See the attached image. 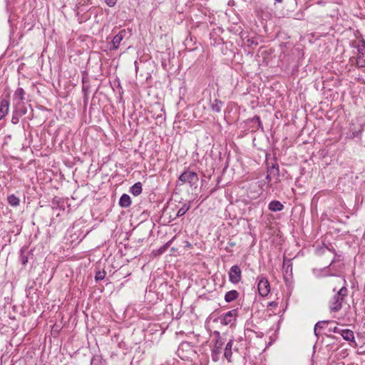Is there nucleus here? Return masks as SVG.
Here are the masks:
<instances>
[{
  "mask_svg": "<svg viewBox=\"0 0 365 365\" xmlns=\"http://www.w3.org/2000/svg\"><path fill=\"white\" fill-rule=\"evenodd\" d=\"M289 267L292 269V264H288L286 268V272H288V270H289Z\"/></svg>",
  "mask_w": 365,
  "mask_h": 365,
  "instance_id": "obj_34",
  "label": "nucleus"
},
{
  "mask_svg": "<svg viewBox=\"0 0 365 365\" xmlns=\"http://www.w3.org/2000/svg\"><path fill=\"white\" fill-rule=\"evenodd\" d=\"M91 365H101V361L96 357L91 359Z\"/></svg>",
  "mask_w": 365,
  "mask_h": 365,
  "instance_id": "obj_31",
  "label": "nucleus"
},
{
  "mask_svg": "<svg viewBox=\"0 0 365 365\" xmlns=\"http://www.w3.org/2000/svg\"><path fill=\"white\" fill-rule=\"evenodd\" d=\"M222 102L220 100L215 99L211 104V108L214 112L220 113L222 106Z\"/></svg>",
  "mask_w": 365,
  "mask_h": 365,
  "instance_id": "obj_21",
  "label": "nucleus"
},
{
  "mask_svg": "<svg viewBox=\"0 0 365 365\" xmlns=\"http://www.w3.org/2000/svg\"><path fill=\"white\" fill-rule=\"evenodd\" d=\"M335 322L333 321H319L318 322L314 329V333L317 337L319 336L318 330L319 329H324L325 328H328L329 325L331 324H335Z\"/></svg>",
  "mask_w": 365,
  "mask_h": 365,
  "instance_id": "obj_10",
  "label": "nucleus"
},
{
  "mask_svg": "<svg viewBox=\"0 0 365 365\" xmlns=\"http://www.w3.org/2000/svg\"><path fill=\"white\" fill-rule=\"evenodd\" d=\"M214 335L215 336V339L212 340L214 344L211 349V357L213 361L217 362L220 359V356L221 354L222 346L225 341L220 336V334L219 331H214Z\"/></svg>",
  "mask_w": 365,
  "mask_h": 365,
  "instance_id": "obj_2",
  "label": "nucleus"
},
{
  "mask_svg": "<svg viewBox=\"0 0 365 365\" xmlns=\"http://www.w3.org/2000/svg\"><path fill=\"white\" fill-rule=\"evenodd\" d=\"M277 305V303L275 302H270L268 303V307H276Z\"/></svg>",
  "mask_w": 365,
  "mask_h": 365,
  "instance_id": "obj_33",
  "label": "nucleus"
},
{
  "mask_svg": "<svg viewBox=\"0 0 365 365\" xmlns=\"http://www.w3.org/2000/svg\"><path fill=\"white\" fill-rule=\"evenodd\" d=\"M21 261L22 264L25 265L28 262V257L26 255L21 256Z\"/></svg>",
  "mask_w": 365,
  "mask_h": 365,
  "instance_id": "obj_32",
  "label": "nucleus"
},
{
  "mask_svg": "<svg viewBox=\"0 0 365 365\" xmlns=\"http://www.w3.org/2000/svg\"><path fill=\"white\" fill-rule=\"evenodd\" d=\"M228 274L229 280L232 284H238L242 279V270L237 264L231 267Z\"/></svg>",
  "mask_w": 365,
  "mask_h": 365,
  "instance_id": "obj_5",
  "label": "nucleus"
},
{
  "mask_svg": "<svg viewBox=\"0 0 365 365\" xmlns=\"http://www.w3.org/2000/svg\"><path fill=\"white\" fill-rule=\"evenodd\" d=\"M198 180L197 173L189 169H186L178 178V181L181 182L180 185L188 183L191 187H196Z\"/></svg>",
  "mask_w": 365,
  "mask_h": 365,
  "instance_id": "obj_3",
  "label": "nucleus"
},
{
  "mask_svg": "<svg viewBox=\"0 0 365 365\" xmlns=\"http://www.w3.org/2000/svg\"><path fill=\"white\" fill-rule=\"evenodd\" d=\"M104 1H105L106 4L109 7H113L118 1V0H104Z\"/></svg>",
  "mask_w": 365,
  "mask_h": 365,
  "instance_id": "obj_30",
  "label": "nucleus"
},
{
  "mask_svg": "<svg viewBox=\"0 0 365 365\" xmlns=\"http://www.w3.org/2000/svg\"><path fill=\"white\" fill-rule=\"evenodd\" d=\"M239 297V292L237 290L227 292L225 295V300L227 302H231Z\"/></svg>",
  "mask_w": 365,
  "mask_h": 365,
  "instance_id": "obj_16",
  "label": "nucleus"
},
{
  "mask_svg": "<svg viewBox=\"0 0 365 365\" xmlns=\"http://www.w3.org/2000/svg\"><path fill=\"white\" fill-rule=\"evenodd\" d=\"M277 3H282L283 0H274Z\"/></svg>",
  "mask_w": 365,
  "mask_h": 365,
  "instance_id": "obj_36",
  "label": "nucleus"
},
{
  "mask_svg": "<svg viewBox=\"0 0 365 365\" xmlns=\"http://www.w3.org/2000/svg\"><path fill=\"white\" fill-rule=\"evenodd\" d=\"M327 336L331 339H335V336L333 335H327Z\"/></svg>",
  "mask_w": 365,
  "mask_h": 365,
  "instance_id": "obj_35",
  "label": "nucleus"
},
{
  "mask_svg": "<svg viewBox=\"0 0 365 365\" xmlns=\"http://www.w3.org/2000/svg\"><path fill=\"white\" fill-rule=\"evenodd\" d=\"M20 117H21V116L19 115V114H17L16 111H14V113H13V115L11 118V123L13 124H17L19 122Z\"/></svg>",
  "mask_w": 365,
  "mask_h": 365,
  "instance_id": "obj_28",
  "label": "nucleus"
},
{
  "mask_svg": "<svg viewBox=\"0 0 365 365\" xmlns=\"http://www.w3.org/2000/svg\"><path fill=\"white\" fill-rule=\"evenodd\" d=\"M82 89H83V91L84 92H86V88H85V87H84V86H83V88H82Z\"/></svg>",
  "mask_w": 365,
  "mask_h": 365,
  "instance_id": "obj_37",
  "label": "nucleus"
},
{
  "mask_svg": "<svg viewBox=\"0 0 365 365\" xmlns=\"http://www.w3.org/2000/svg\"><path fill=\"white\" fill-rule=\"evenodd\" d=\"M365 54V41H362L361 44L358 46V55H364Z\"/></svg>",
  "mask_w": 365,
  "mask_h": 365,
  "instance_id": "obj_25",
  "label": "nucleus"
},
{
  "mask_svg": "<svg viewBox=\"0 0 365 365\" xmlns=\"http://www.w3.org/2000/svg\"><path fill=\"white\" fill-rule=\"evenodd\" d=\"M356 63L359 67H365V56L364 55H358L356 58Z\"/></svg>",
  "mask_w": 365,
  "mask_h": 365,
  "instance_id": "obj_23",
  "label": "nucleus"
},
{
  "mask_svg": "<svg viewBox=\"0 0 365 365\" xmlns=\"http://www.w3.org/2000/svg\"><path fill=\"white\" fill-rule=\"evenodd\" d=\"M190 208V204L189 203H185L182 205V206L178 210L176 217H181L183 216Z\"/></svg>",
  "mask_w": 365,
  "mask_h": 365,
  "instance_id": "obj_22",
  "label": "nucleus"
},
{
  "mask_svg": "<svg viewBox=\"0 0 365 365\" xmlns=\"http://www.w3.org/2000/svg\"><path fill=\"white\" fill-rule=\"evenodd\" d=\"M358 133H354L353 134H354V136H356L358 135Z\"/></svg>",
  "mask_w": 365,
  "mask_h": 365,
  "instance_id": "obj_38",
  "label": "nucleus"
},
{
  "mask_svg": "<svg viewBox=\"0 0 365 365\" xmlns=\"http://www.w3.org/2000/svg\"><path fill=\"white\" fill-rule=\"evenodd\" d=\"M232 344H233V341L231 339L227 343L225 348V351H224V356L227 359V361L229 362H231V358H232Z\"/></svg>",
  "mask_w": 365,
  "mask_h": 365,
  "instance_id": "obj_14",
  "label": "nucleus"
},
{
  "mask_svg": "<svg viewBox=\"0 0 365 365\" xmlns=\"http://www.w3.org/2000/svg\"><path fill=\"white\" fill-rule=\"evenodd\" d=\"M332 263H334V260H333V261H331V262H330V263H329V265H331V264H332Z\"/></svg>",
  "mask_w": 365,
  "mask_h": 365,
  "instance_id": "obj_41",
  "label": "nucleus"
},
{
  "mask_svg": "<svg viewBox=\"0 0 365 365\" xmlns=\"http://www.w3.org/2000/svg\"><path fill=\"white\" fill-rule=\"evenodd\" d=\"M130 30L122 29L113 38L112 44L113 49L117 50L120 44V42L125 38H128V34L130 36Z\"/></svg>",
  "mask_w": 365,
  "mask_h": 365,
  "instance_id": "obj_6",
  "label": "nucleus"
},
{
  "mask_svg": "<svg viewBox=\"0 0 365 365\" xmlns=\"http://www.w3.org/2000/svg\"><path fill=\"white\" fill-rule=\"evenodd\" d=\"M347 294L348 289L344 285L329 302V307L331 312H337L342 308V303Z\"/></svg>",
  "mask_w": 365,
  "mask_h": 365,
  "instance_id": "obj_1",
  "label": "nucleus"
},
{
  "mask_svg": "<svg viewBox=\"0 0 365 365\" xmlns=\"http://www.w3.org/2000/svg\"><path fill=\"white\" fill-rule=\"evenodd\" d=\"M237 314V309H232L226 312L220 317V323L223 325L232 324L236 319Z\"/></svg>",
  "mask_w": 365,
  "mask_h": 365,
  "instance_id": "obj_8",
  "label": "nucleus"
},
{
  "mask_svg": "<svg viewBox=\"0 0 365 365\" xmlns=\"http://www.w3.org/2000/svg\"><path fill=\"white\" fill-rule=\"evenodd\" d=\"M106 275V272H105V271H103V272H101V271L96 272V276H95V280H96V282L100 281V280H102V279H103L105 278Z\"/></svg>",
  "mask_w": 365,
  "mask_h": 365,
  "instance_id": "obj_24",
  "label": "nucleus"
},
{
  "mask_svg": "<svg viewBox=\"0 0 365 365\" xmlns=\"http://www.w3.org/2000/svg\"><path fill=\"white\" fill-rule=\"evenodd\" d=\"M174 238H175V237L171 240L168 241L164 246L161 247L158 250V253L160 255L163 254L166 250V249L171 245V243L173 241Z\"/></svg>",
  "mask_w": 365,
  "mask_h": 365,
  "instance_id": "obj_27",
  "label": "nucleus"
},
{
  "mask_svg": "<svg viewBox=\"0 0 365 365\" xmlns=\"http://www.w3.org/2000/svg\"><path fill=\"white\" fill-rule=\"evenodd\" d=\"M250 123L253 124H256V125H253L252 131L257 130L258 129L263 130L262 123L260 120V118L258 115H255L253 118L248 119Z\"/></svg>",
  "mask_w": 365,
  "mask_h": 365,
  "instance_id": "obj_15",
  "label": "nucleus"
},
{
  "mask_svg": "<svg viewBox=\"0 0 365 365\" xmlns=\"http://www.w3.org/2000/svg\"><path fill=\"white\" fill-rule=\"evenodd\" d=\"M14 96L15 98H18V102H24L25 99V91L22 88H18L14 92Z\"/></svg>",
  "mask_w": 365,
  "mask_h": 365,
  "instance_id": "obj_20",
  "label": "nucleus"
},
{
  "mask_svg": "<svg viewBox=\"0 0 365 365\" xmlns=\"http://www.w3.org/2000/svg\"><path fill=\"white\" fill-rule=\"evenodd\" d=\"M9 101L8 99H1L0 102V120L9 112Z\"/></svg>",
  "mask_w": 365,
  "mask_h": 365,
  "instance_id": "obj_11",
  "label": "nucleus"
},
{
  "mask_svg": "<svg viewBox=\"0 0 365 365\" xmlns=\"http://www.w3.org/2000/svg\"><path fill=\"white\" fill-rule=\"evenodd\" d=\"M247 43H248L249 46H257L258 41H257V40L252 38H249L247 40Z\"/></svg>",
  "mask_w": 365,
  "mask_h": 365,
  "instance_id": "obj_29",
  "label": "nucleus"
},
{
  "mask_svg": "<svg viewBox=\"0 0 365 365\" xmlns=\"http://www.w3.org/2000/svg\"><path fill=\"white\" fill-rule=\"evenodd\" d=\"M332 263H334V260H333V261H331V262H330V263H329V265H331V264H332Z\"/></svg>",
  "mask_w": 365,
  "mask_h": 365,
  "instance_id": "obj_39",
  "label": "nucleus"
},
{
  "mask_svg": "<svg viewBox=\"0 0 365 365\" xmlns=\"http://www.w3.org/2000/svg\"><path fill=\"white\" fill-rule=\"evenodd\" d=\"M7 201L8 203L12 207H17L20 203L19 198L14 194L8 196Z\"/></svg>",
  "mask_w": 365,
  "mask_h": 365,
  "instance_id": "obj_19",
  "label": "nucleus"
},
{
  "mask_svg": "<svg viewBox=\"0 0 365 365\" xmlns=\"http://www.w3.org/2000/svg\"><path fill=\"white\" fill-rule=\"evenodd\" d=\"M257 289L262 297H266L270 292V286L268 279L264 277L259 279Z\"/></svg>",
  "mask_w": 365,
  "mask_h": 365,
  "instance_id": "obj_7",
  "label": "nucleus"
},
{
  "mask_svg": "<svg viewBox=\"0 0 365 365\" xmlns=\"http://www.w3.org/2000/svg\"><path fill=\"white\" fill-rule=\"evenodd\" d=\"M130 192L135 196H138L142 192V184L140 182H135L130 187Z\"/></svg>",
  "mask_w": 365,
  "mask_h": 365,
  "instance_id": "obj_17",
  "label": "nucleus"
},
{
  "mask_svg": "<svg viewBox=\"0 0 365 365\" xmlns=\"http://www.w3.org/2000/svg\"><path fill=\"white\" fill-rule=\"evenodd\" d=\"M14 111H16L19 115L22 116L27 113V108L24 106V102H17Z\"/></svg>",
  "mask_w": 365,
  "mask_h": 365,
  "instance_id": "obj_18",
  "label": "nucleus"
},
{
  "mask_svg": "<svg viewBox=\"0 0 365 365\" xmlns=\"http://www.w3.org/2000/svg\"><path fill=\"white\" fill-rule=\"evenodd\" d=\"M267 176L266 179L268 182H271L272 180H274V182H278L279 181V165L277 163L269 164V163H267Z\"/></svg>",
  "mask_w": 365,
  "mask_h": 365,
  "instance_id": "obj_4",
  "label": "nucleus"
},
{
  "mask_svg": "<svg viewBox=\"0 0 365 365\" xmlns=\"http://www.w3.org/2000/svg\"><path fill=\"white\" fill-rule=\"evenodd\" d=\"M131 205V198L128 194H123L119 200V205L121 207L127 208Z\"/></svg>",
  "mask_w": 365,
  "mask_h": 365,
  "instance_id": "obj_13",
  "label": "nucleus"
},
{
  "mask_svg": "<svg viewBox=\"0 0 365 365\" xmlns=\"http://www.w3.org/2000/svg\"><path fill=\"white\" fill-rule=\"evenodd\" d=\"M332 263H334V260H333V261H331V262H330V263H329V265H331V264H332Z\"/></svg>",
  "mask_w": 365,
  "mask_h": 365,
  "instance_id": "obj_40",
  "label": "nucleus"
},
{
  "mask_svg": "<svg viewBox=\"0 0 365 365\" xmlns=\"http://www.w3.org/2000/svg\"><path fill=\"white\" fill-rule=\"evenodd\" d=\"M342 338L349 342H354L355 344V346H356V343L354 340V331L351 329H341L340 333Z\"/></svg>",
  "mask_w": 365,
  "mask_h": 365,
  "instance_id": "obj_9",
  "label": "nucleus"
},
{
  "mask_svg": "<svg viewBox=\"0 0 365 365\" xmlns=\"http://www.w3.org/2000/svg\"><path fill=\"white\" fill-rule=\"evenodd\" d=\"M332 324H329L330 326L328 327V331L339 334L341 329L339 328L336 325L332 326Z\"/></svg>",
  "mask_w": 365,
  "mask_h": 365,
  "instance_id": "obj_26",
  "label": "nucleus"
},
{
  "mask_svg": "<svg viewBox=\"0 0 365 365\" xmlns=\"http://www.w3.org/2000/svg\"><path fill=\"white\" fill-rule=\"evenodd\" d=\"M269 210L272 212L281 211L284 209V205L278 200H272L268 205Z\"/></svg>",
  "mask_w": 365,
  "mask_h": 365,
  "instance_id": "obj_12",
  "label": "nucleus"
}]
</instances>
